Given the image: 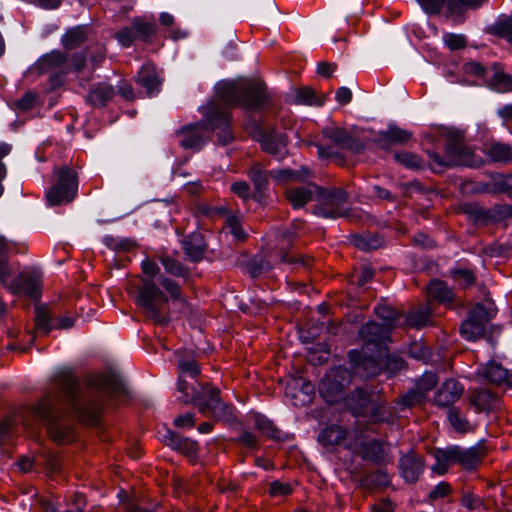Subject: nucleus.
<instances>
[{
    "label": "nucleus",
    "mask_w": 512,
    "mask_h": 512,
    "mask_svg": "<svg viewBox=\"0 0 512 512\" xmlns=\"http://www.w3.org/2000/svg\"><path fill=\"white\" fill-rule=\"evenodd\" d=\"M57 391L47 393L36 405L34 413L48 427L54 441L65 443L73 440V432L69 426L62 425L61 403L65 400L78 419L86 424H96L99 412L96 407L79 406L76 402L78 383L69 368H61L55 376Z\"/></svg>",
    "instance_id": "nucleus-1"
},
{
    "label": "nucleus",
    "mask_w": 512,
    "mask_h": 512,
    "mask_svg": "<svg viewBox=\"0 0 512 512\" xmlns=\"http://www.w3.org/2000/svg\"><path fill=\"white\" fill-rule=\"evenodd\" d=\"M217 97L225 107L208 108L206 121L196 123L181 130V145L186 149L199 150L205 143L204 132L228 125L230 114L228 107L242 104L247 109L258 108L264 100L263 86L260 83H248L238 86L233 82H222L217 86Z\"/></svg>",
    "instance_id": "nucleus-2"
},
{
    "label": "nucleus",
    "mask_w": 512,
    "mask_h": 512,
    "mask_svg": "<svg viewBox=\"0 0 512 512\" xmlns=\"http://www.w3.org/2000/svg\"><path fill=\"white\" fill-rule=\"evenodd\" d=\"M384 342L369 343L368 347L363 344L361 350H351L348 354L349 361L354 373L360 377H373L381 370L393 374L404 367V362L396 356H389Z\"/></svg>",
    "instance_id": "nucleus-3"
},
{
    "label": "nucleus",
    "mask_w": 512,
    "mask_h": 512,
    "mask_svg": "<svg viewBox=\"0 0 512 512\" xmlns=\"http://www.w3.org/2000/svg\"><path fill=\"white\" fill-rule=\"evenodd\" d=\"M177 388L183 394L184 401H194L199 411L205 416L228 419L232 414L231 407L219 399V390L215 387L203 388V395L200 396L198 391L186 383L183 377H178Z\"/></svg>",
    "instance_id": "nucleus-4"
},
{
    "label": "nucleus",
    "mask_w": 512,
    "mask_h": 512,
    "mask_svg": "<svg viewBox=\"0 0 512 512\" xmlns=\"http://www.w3.org/2000/svg\"><path fill=\"white\" fill-rule=\"evenodd\" d=\"M9 249L8 241L0 234V281L2 285L14 294H26L35 298L39 291V279L27 272H21L13 277L7 265L6 254Z\"/></svg>",
    "instance_id": "nucleus-5"
},
{
    "label": "nucleus",
    "mask_w": 512,
    "mask_h": 512,
    "mask_svg": "<svg viewBox=\"0 0 512 512\" xmlns=\"http://www.w3.org/2000/svg\"><path fill=\"white\" fill-rule=\"evenodd\" d=\"M375 313L383 320V323L369 322L362 326L359 331V336L366 347H368L369 343L385 342L400 318L399 312L385 304L377 305Z\"/></svg>",
    "instance_id": "nucleus-6"
},
{
    "label": "nucleus",
    "mask_w": 512,
    "mask_h": 512,
    "mask_svg": "<svg viewBox=\"0 0 512 512\" xmlns=\"http://www.w3.org/2000/svg\"><path fill=\"white\" fill-rule=\"evenodd\" d=\"M56 175V182L46 191V201L49 206L70 203L77 195L78 178L73 169L62 167L57 170Z\"/></svg>",
    "instance_id": "nucleus-7"
},
{
    "label": "nucleus",
    "mask_w": 512,
    "mask_h": 512,
    "mask_svg": "<svg viewBox=\"0 0 512 512\" xmlns=\"http://www.w3.org/2000/svg\"><path fill=\"white\" fill-rule=\"evenodd\" d=\"M495 315L496 308L492 302L487 301L475 305L460 327L462 336L469 341L482 337L487 324Z\"/></svg>",
    "instance_id": "nucleus-8"
},
{
    "label": "nucleus",
    "mask_w": 512,
    "mask_h": 512,
    "mask_svg": "<svg viewBox=\"0 0 512 512\" xmlns=\"http://www.w3.org/2000/svg\"><path fill=\"white\" fill-rule=\"evenodd\" d=\"M168 302V297L155 285L152 280H143L136 299L137 305L145 315L156 322L163 323L161 307Z\"/></svg>",
    "instance_id": "nucleus-9"
},
{
    "label": "nucleus",
    "mask_w": 512,
    "mask_h": 512,
    "mask_svg": "<svg viewBox=\"0 0 512 512\" xmlns=\"http://www.w3.org/2000/svg\"><path fill=\"white\" fill-rule=\"evenodd\" d=\"M351 379V372L344 367H335L327 372L319 384V392L325 402H339L343 398L344 388Z\"/></svg>",
    "instance_id": "nucleus-10"
},
{
    "label": "nucleus",
    "mask_w": 512,
    "mask_h": 512,
    "mask_svg": "<svg viewBox=\"0 0 512 512\" xmlns=\"http://www.w3.org/2000/svg\"><path fill=\"white\" fill-rule=\"evenodd\" d=\"M318 205L314 213L325 218H337L346 213V194L342 189L319 188Z\"/></svg>",
    "instance_id": "nucleus-11"
},
{
    "label": "nucleus",
    "mask_w": 512,
    "mask_h": 512,
    "mask_svg": "<svg viewBox=\"0 0 512 512\" xmlns=\"http://www.w3.org/2000/svg\"><path fill=\"white\" fill-rule=\"evenodd\" d=\"M429 157L442 167L472 166L474 164L472 152L459 139L452 140L446 145L444 156H440L436 152H429Z\"/></svg>",
    "instance_id": "nucleus-12"
},
{
    "label": "nucleus",
    "mask_w": 512,
    "mask_h": 512,
    "mask_svg": "<svg viewBox=\"0 0 512 512\" xmlns=\"http://www.w3.org/2000/svg\"><path fill=\"white\" fill-rule=\"evenodd\" d=\"M84 64L85 57L82 54H77L73 57L71 66L75 71H80L84 67ZM35 69L41 74L52 72L65 73L70 69V64L63 53L52 51L39 58L35 64Z\"/></svg>",
    "instance_id": "nucleus-13"
},
{
    "label": "nucleus",
    "mask_w": 512,
    "mask_h": 512,
    "mask_svg": "<svg viewBox=\"0 0 512 512\" xmlns=\"http://www.w3.org/2000/svg\"><path fill=\"white\" fill-rule=\"evenodd\" d=\"M345 405L355 415H368L373 422L386 421L381 415L382 406H376L370 399V395L362 389H356L351 395L345 398Z\"/></svg>",
    "instance_id": "nucleus-14"
},
{
    "label": "nucleus",
    "mask_w": 512,
    "mask_h": 512,
    "mask_svg": "<svg viewBox=\"0 0 512 512\" xmlns=\"http://www.w3.org/2000/svg\"><path fill=\"white\" fill-rule=\"evenodd\" d=\"M358 433L356 431H346L340 426H329L321 431L318 436L319 442L328 450L336 446L356 451L358 448Z\"/></svg>",
    "instance_id": "nucleus-15"
},
{
    "label": "nucleus",
    "mask_w": 512,
    "mask_h": 512,
    "mask_svg": "<svg viewBox=\"0 0 512 512\" xmlns=\"http://www.w3.org/2000/svg\"><path fill=\"white\" fill-rule=\"evenodd\" d=\"M88 384L102 392L119 395L124 392V386L119 376L114 372H106L93 375L89 378Z\"/></svg>",
    "instance_id": "nucleus-16"
},
{
    "label": "nucleus",
    "mask_w": 512,
    "mask_h": 512,
    "mask_svg": "<svg viewBox=\"0 0 512 512\" xmlns=\"http://www.w3.org/2000/svg\"><path fill=\"white\" fill-rule=\"evenodd\" d=\"M324 136L341 148L348 149L355 153L362 150V144L355 140L346 130L339 127H326L323 130Z\"/></svg>",
    "instance_id": "nucleus-17"
},
{
    "label": "nucleus",
    "mask_w": 512,
    "mask_h": 512,
    "mask_svg": "<svg viewBox=\"0 0 512 512\" xmlns=\"http://www.w3.org/2000/svg\"><path fill=\"white\" fill-rule=\"evenodd\" d=\"M463 386L454 379L446 380L435 395L438 406H449L458 401L463 393Z\"/></svg>",
    "instance_id": "nucleus-18"
},
{
    "label": "nucleus",
    "mask_w": 512,
    "mask_h": 512,
    "mask_svg": "<svg viewBox=\"0 0 512 512\" xmlns=\"http://www.w3.org/2000/svg\"><path fill=\"white\" fill-rule=\"evenodd\" d=\"M449 456L452 458L453 464H459L465 469L474 468L480 461L479 449L462 448L459 446L448 447Z\"/></svg>",
    "instance_id": "nucleus-19"
},
{
    "label": "nucleus",
    "mask_w": 512,
    "mask_h": 512,
    "mask_svg": "<svg viewBox=\"0 0 512 512\" xmlns=\"http://www.w3.org/2000/svg\"><path fill=\"white\" fill-rule=\"evenodd\" d=\"M402 476L407 482H416L423 471L422 458L415 453H407L400 459Z\"/></svg>",
    "instance_id": "nucleus-20"
},
{
    "label": "nucleus",
    "mask_w": 512,
    "mask_h": 512,
    "mask_svg": "<svg viewBox=\"0 0 512 512\" xmlns=\"http://www.w3.org/2000/svg\"><path fill=\"white\" fill-rule=\"evenodd\" d=\"M358 437V448L355 451L356 453H359L362 458L374 463H382L385 461V450L381 441L371 440L363 442L362 435H358Z\"/></svg>",
    "instance_id": "nucleus-21"
},
{
    "label": "nucleus",
    "mask_w": 512,
    "mask_h": 512,
    "mask_svg": "<svg viewBox=\"0 0 512 512\" xmlns=\"http://www.w3.org/2000/svg\"><path fill=\"white\" fill-rule=\"evenodd\" d=\"M137 83L142 86L150 96L158 93L161 80L159 79L155 66L152 64L143 65L138 72Z\"/></svg>",
    "instance_id": "nucleus-22"
},
{
    "label": "nucleus",
    "mask_w": 512,
    "mask_h": 512,
    "mask_svg": "<svg viewBox=\"0 0 512 512\" xmlns=\"http://www.w3.org/2000/svg\"><path fill=\"white\" fill-rule=\"evenodd\" d=\"M319 188L313 184L307 187H290L286 190V198L294 208H300L314 196L318 197Z\"/></svg>",
    "instance_id": "nucleus-23"
},
{
    "label": "nucleus",
    "mask_w": 512,
    "mask_h": 512,
    "mask_svg": "<svg viewBox=\"0 0 512 512\" xmlns=\"http://www.w3.org/2000/svg\"><path fill=\"white\" fill-rule=\"evenodd\" d=\"M427 296L430 300L449 305L453 301L454 293L445 282L435 279L427 286Z\"/></svg>",
    "instance_id": "nucleus-24"
},
{
    "label": "nucleus",
    "mask_w": 512,
    "mask_h": 512,
    "mask_svg": "<svg viewBox=\"0 0 512 512\" xmlns=\"http://www.w3.org/2000/svg\"><path fill=\"white\" fill-rule=\"evenodd\" d=\"M286 144V137L283 134L264 135L261 139L263 149L277 159H283L287 154Z\"/></svg>",
    "instance_id": "nucleus-25"
},
{
    "label": "nucleus",
    "mask_w": 512,
    "mask_h": 512,
    "mask_svg": "<svg viewBox=\"0 0 512 512\" xmlns=\"http://www.w3.org/2000/svg\"><path fill=\"white\" fill-rule=\"evenodd\" d=\"M477 0H418L422 8L428 13H437L443 6L455 11L462 6L475 5Z\"/></svg>",
    "instance_id": "nucleus-26"
},
{
    "label": "nucleus",
    "mask_w": 512,
    "mask_h": 512,
    "mask_svg": "<svg viewBox=\"0 0 512 512\" xmlns=\"http://www.w3.org/2000/svg\"><path fill=\"white\" fill-rule=\"evenodd\" d=\"M479 374L493 384H507L509 372L495 361L488 362Z\"/></svg>",
    "instance_id": "nucleus-27"
},
{
    "label": "nucleus",
    "mask_w": 512,
    "mask_h": 512,
    "mask_svg": "<svg viewBox=\"0 0 512 512\" xmlns=\"http://www.w3.org/2000/svg\"><path fill=\"white\" fill-rule=\"evenodd\" d=\"M411 134L403 129L397 127H389V129L380 134L377 142L385 148L393 144H401L407 142Z\"/></svg>",
    "instance_id": "nucleus-28"
},
{
    "label": "nucleus",
    "mask_w": 512,
    "mask_h": 512,
    "mask_svg": "<svg viewBox=\"0 0 512 512\" xmlns=\"http://www.w3.org/2000/svg\"><path fill=\"white\" fill-rule=\"evenodd\" d=\"M113 94L114 91L111 85L100 83L91 89L88 94V101L93 106L101 107L113 97Z\"/></svg>",
    "instance_id": "nucleus-29"
},
{
    "label": "nucleus",
    "mask_w": 512,
    "mask_h": 512,
    "mask_svg": "<svg viewBox=\"0 0 512 512\" xmlns=\"http://www.w3.org/2000/svg\"><path fill=\"white\" fill-rule=\"evenodd\" d=\"M183 248L188 257L193 261H198L204 253L203 239L200 234H194L187 237L183 242Z\"/></svg>",
    "instance_id": "nucleus-30"
},
{
    "label": "nucleus",
    "mask_w": 512,
    "mask_h": 512,
    "mask_svg": "<svg viewBox=\"0 0 512 512\" xmlns=\"http://www.w3.org/2000/svg\"><path fill=\"white\" fill-rule=\"evenodd\" d=\"M294 102L296 104H302V105H315V106H321L325 102V96L324 95H316L315 91L309 87H303L299 90H297Z\"/></svg>",
    "instance_id": "nucleus-31"
},
{
    "label": "nucleus",
    "mask_w": 512,
    "mask_h": 512,
    "mask_svg": "<svg viewBox=\"0 0 512 512\" xmlns=\"http://www.w3.org/2000/svg\"><path fill=\"white\" fill-rule=\"evenodd\" d=\"M87 39L83 27H75L68 30L62 37V44L66 49H73L81 45Z\"/></svg>",
    "instance_id": "nucleus-32"
},
{
    "label": "nucleus",
    "mask_w": 512,
    "mask_h": 512,
    "mask_svg": "<svg viewBox=\"0 0 512 512\" xmlns=\"http://www.w3.org/2000/svg\"><path fill=\"white\" fill-rule=\"evenodd\" d=\"M491 32L512 44V15L500 17L490 28Z\"/></svg>",
    "instance_id": "nucleus-33"
},
{
    "label": "nucleus",
    "mask_w": 512,
    "mask_h": 512,
    "mask_svg": "<svg viewBox=\"0 0 512 512\" xmlns=\"http://www.w3.org/2000/svg\"><path fill=\"white\" fill-rule=\"evenodd\" d=\"M431 312L426 307L413 309L405 318L410 327L421 328L428 324Z\"/></svg>",
    "instance_id": "nucleus-34"
},
{
    "label": "nucleus",
    "mask_w": 512,
    "mask_h": 512,
    "mask_svg": "<svg viewBox=\"0 0 512 512\" xmlns=\"http://www.w3.org/2000/svg\"><path fill=\"white\" fill-rule=\"evenodd\" d=\"M249 177L254 184L256 193L258 194L254 197L258 199V197L262 194L263 190L267 186L268 175L260 164H255L249 172Z\"/></svg>",
    "instance_id": "nucleus-35"
},
{
    "label": "nucleus",
    "mask_w": 512,
    "mask_h": 512,
    "mask_svg": "<svg viewBox=\"0 0 512 512\" xmlns=\"http://www.w3.org/2000/svg\"><path fill=\"white\" fill-rule=\"evenodd\" d=\"M488 154L493 161L506 162L512 159V146L496 143L490 147Z\"/></svg>",
    "instance_id": "nucleus-36"
},
{
    "label": "nucleus",
    "mask_w": 512,
    "mask_h": 512,
    "mask_svg": "<svg viewBox=\"0 0 512 512\" xmlns=\"http://www.w3.org/2000/svg\"><path fill=\"white\" fill-rule=\"evenodd\" d=\"M255 427L271 439H280V432L273 426V423L262 415H255Z\"/></svg>",
    "instance_id": "nucleus-37"
},
{
    "label": "nucleus",
    "mask_w": 512,
    "mask_h": 512,
    "mask_svg": "<svg viewBox=\"0 0 512 512\" xmlns=\"http://www.w3.org/2000/svg\"><path fill=\"white\" fill-rule=\"evenodd\" d=\"M309 175V171L305 168L300 171H292L289 169L273 170L270 172V176L279 182H285L288 180H298Z\"/></svg>",
    "instance_id": "nucleus-38"
},
{
    "label": "nucleus",
    "mask_w": 512,
    "mask_h": 512,
    "mask_svg": "<svg viewBox=\"0 0 512 512\" xmlns=\"http://www.w3.org/2000/svg\"><path fill=\"white\" fill-rule=\"evenodd\" d=\"M489 86L497 91L512 92V76L495 71L490 79Z\"/></svg>",
    "instance_id": "nucleus-39"
},
{
    "label": "nucleus",
    "mask_w": 512,
    "mask_h": 512,
    "mask_svg": "<svg viewBox=\"0 0 512 512\" xmlns=\"http://www.w3.org/2000/svg\"><path fill=\"white\" fill-rule=\"evenodd\" d=\"M436 463L432 467V471L438 475H443L447 472L449 466L453 464L452 458L449 456L448 448L437 450L435 452Z\"/></svg>",
    "instance_id": "nucleus-40"
},
{
    "label": "nucleus",
    "mask_w": 512,
    "mask_h": 512,
    "mask_svg": "<svg viewBox=\"0 0 512 512\" xmlns=\"http://www.w3.org/2000/svg\"><path fill=\"white\" fill-rule=\"evenodd\" d=\"M178 370H179V377H183L185 375H189L192 378H195L199 372L200 368L198 363L193 359H179L178 360Z\"/></svg>",
    "instance_id": "nucleus-41"
},
{
    "label": "nucleus",
    "mask_w": 512,
    "mask_h": 512,
    "mask_svg": "<svg viewBox=\"0 0 512 512\" xmlns=\"http://www.w3.org/2000/svg\"><path fill=\"white\" fill-rule=\"evenodd\" d=\"M463 71L466 75L475 76L478 80L482 82H487L489 84L490 80L487 81L488 71L477 62H469L463 66Z\"/></svg>",
    "instance_id": "nucleus-42"
},
{
    "label": "nucleus",
    "mask_w": 512,
    "mask_h": 512,
    "mask_svg": "<svg viewBox=\"0 0 512 512\" xmlns=\"http://www.w3.org/2000/svg\"><path fill=\"white\" fill-rule=\"evenodd\" d=\"M442 39L450 50L462 49L467 43L465 36L462 34L444 33Z\"/></svg>",
    "instance_id": "nucleus-43"
},
{
    "label": "nucleus",
    "mask_w": 512,
    "mask_h": 512,
    "mask_svg": "<svg viewBox=\"0 0 512 512\" xmlns=\"http://www.w3.org/2000/svg\"><path fill=\"white\" fill-rule=\"evenodd\" d=\"M394 159L398 163H400L410 169H417L421 166L420 158L413 153H409V152L396 153L394 155Z\"/></svg>",
    "instance_id": "nucleus-44"
},
{
    "label": "nucleus",
    "mask_w": 512,
    "mask_h": 512,
    "mask_svg": "<svg viewBox=\"0 0 512 512\" xmlns=\"http://www.w3.org/2000/svg\"><path fill=\"white\" fill-rule=\"evenodd\" d=\"M453 279L461 287H468L475 281V276L472 271L467 269H457L452 272Z\"/></svg>",
    "instance_id": "nucleus-45"
},
{
    "label": "nucleus",
    "mask_w": 512,
    "mask_h": 512,
    "mask_svg": "<svg viewBox=\"0 0 512 512\" xmlns=\"http://www.w3.org/2000/svg\"><path fill=\"white\" fill-rule=\"evenodd\" d=\"M35 323L38 329L48 333L51 329V318L48 311L45 308H37Z\"/></svg>",
    "instance_id": "nucleus-46"
},
{
    "label": "nucleus",
    "mask_w": 512,
    "mask_h": 512,
    "mask_svg": "<svg viewBox=\"0 0 512 512\" xmlns=\"http://www.w3.org/2000/svg\"><path fill=\"white\" fill-rule=\"evenodd\" d=\"M161 262L168 273L179 277L186 275V269L175 259L164 257L161 259Z\"/></svg>",
    "instance_id": "nucleus-47"
},
{
    "label": "nucleus",
    "mask_w": 512,
    "mask_h": 512,
    "mask_svg": "<svg viewBox=\"0 0 512 512\" xmlns=\"http://www.w3.org/2000/svg\"><path fill=\"white\" fill-rule=\"evenodd\" d=\"M448 419L452 427L459 432H466L469 429V423L461 417L459 412L451 409L448 412Z\"/></svg>",
    "instance_id": "nucleus-48"
},
{
    "label": "nucleus",
    "mask_w": 512,
    "mask_h": 512,
    "mask_svg": "<svg viewBox=\"0 0 512 512\" xmlns=\"http://www.w3.org/2000/svg\"><path fill=\"white\" fill-rule=\"evenodd\" d=\"M292 493V486L288 482L273 481L269 486V494L273 497L286 496Z\"/></svg>",
    "instance_id": "nucleus-49"
},
{
    "label": "nucleus",
    "mask_w": 512,
    "mask_h": 512,
    "mask_svg": "<svg viewBox=\"0 0 512 512\" xmlns=\"http://www.w3.org/2000/svg\"><path fill=\"white\" fill-rule=\"evenodd\" d=\"M115 38L118 40L120 45H122L123 47H129L133 43L134 39L136 38L134 26L125 27V28L119 30L115 34Z\"/></svg>",
    "instance_id": "nucleus-50"
},
{
    "label": "nucleus",
    "mask_w": 512,
    "mask_h": 512,
    "mask_svg": "<svg viewBox=\"0 0 512 512\" xmlns=\"http://www.w3.org/2000/svg\"><path fill=\"white\" fill-rule=\"evenodd\" d=\"M133 26L136 37L148 38L154 33V25L152 23L135 20Z\"/></svg>",
    "instance_id": "nucleus-51"
},
{
    "label": "nucleus",
    "mask_w": 512,
    "mask_h": 512,
    "mask_svg": "<svg viewBox=\"0 0 512 512\" xmlns=\"http://www.w3.org/2000/svg\"><path fill=\"white\" fill-rule=\"evenodd\" d=\"M438 377L433 372H426L419 380L418 387L421 391L427 392L435 387L437 384Z\"/></svg>",
    "instance_id": "nucleus-52"
},
{
    "label": "nucleus",
    "mask_w": 512,
    "mask_h": 512,
    "mask_svg": "<svg viewBox=\"0 0 512 512\" xmlns=\"http://www.w3.org/2000/svg\"><path fill=\"white\" fill-rule=\"evenodd\" d=\"M227 227L230 229V232L237 239H244L245 234L241 229V224L239 218L237 216L231 215L226 220Z\"/></svg>",
    "instance_id": "nucleus-53"
},
{
    "label": "nucleus",
    "mask_w": 512,
    "mask_h": 512,
    "mask_svg": "<svg viewBox=\"0 0 512 512\" xmlns=\"http://www.w3.org/2000/svg\"><path fill=\"white\" fill-rule=\"evenodd\" d=\"M160 284L172 299H178L180 297V287L174 280L161 278Z\"/></svg>",
    "instance_id": "nucleus-54"
},
{
    "label": "nucleus",
    "mask_w": 512,
    "mask_h": 512,
    "mask_svg": "<svg viewBox=\"0 0 512 512\" xmlns=\"http://www.w3.org/2000/svg\"><path fill=\"white\" fill-rule=\"evenodd\" d=\"M451 491L450 484L447 482H440L437 484L433 490L429 493V498L431 500H437L439 498H443L447 496Z\"/></svg>",
    "instance_id": "nucleus-55"
},
{
    "label": "nucleus",
    "mask_w": 512,
    "mask_h": 512,
    "mask_svg": "<svg viewBox=\"0 0 512 512\" xmlns=\"http://www.w3.org/2000/svg\"><path fill=\"white\" fill-rule=\"evenodd\" d=\"M231 190L234 194L243 200H248L250 197L249 185L244 181L235 182L231 185Z\"/></svg>",
    "instance_id": "nucleus-56"
},
{
    "label": "nucleus",
    "mask_w": 512,
    "mask_h": 512,
    "mask_svg": "<svg viewBox=\"0 0 512 512\" xmlns=\"http://www.w3.org/2000/svg\"><path fill=\"white\" fill-rule=\"evenodd\" d=\"M174 424L179 428H192L194 427V416L191 413L179 415L174 419Z\"/></svg>",
    "instance_id": "nucleus-57"
},
{
    "label": "nucleus",
    "mask_w": 512,
    "mask_h": 512,
    "mask_svg": "<svg viewBox=\"0 0 512 512\" xmlns=\"http://www.w3.org/2000/svg\"><path fill=\"white\" fill-rule=\"evenodd\" d=\"M335 99L339 104L346 105L352 99V92L347 87H340L335 94Z\"/></svg>",
    "instance_id": "nucleus-58"
},
{
    "label": "nucleus",
    "mask_w": 512,
    "mask_h": 512,
    "mask_svg": "<svg viewBox=\"0 0 512 512\" xmlns=\"http://www.w3.org/2000/svg\"><path fill=\"white\" fill-rule=\"evenodd\" d=\"M142 271L145 275L153 277L157 274L159 268L155 262L149 259H145L141 264Z\"/></svg>",
    "instance_id": "nucleus-59"
},
{
    "label": "nucleus",
    "mask_w": 512,
    "mask_h": 512,
    "mask_svg": "<svg viewBox=\"0 0 512 512\" xmlns=\"http://www.w3.org/2000/svg\"><path fill=\"white\" fill-rule=\"evenodd\" d=\"M334 68L333 64L322 62L318 64L317 72L324 77H329L334 71Z\"/></svg>",
    "instance_id": "nucleus-60"
},
{
    "label": "nucleus",
    "mask_w": 512,
    "mask_h": 512,
    "mask_svg": "<svg viewBox=\"0 0 512 512\" xmlns=\"http://www.w3.org/2000/svg\"><path fill=\"white\" fill-rule=\"evenodd\" d=\"M75 323V319L72 316H62L57 320L56 328H71Z\"/></svg>",
    "instance_id": "nucleus-61"
},
{
    "label": "nucleus",
    "mask_w": 512,
    "mask_h": 512,
    "mask_svg": "<svg viewBox=\"0 0 512 512\" xmlns=\"http://www.w3.org/2000/svg\"><path fill=\"white\" fill-rule=\"evenodd\" d=\"M373 190H374L375 195L380 199H385V200H389V201L394 200L392 194L387 189H384L380 186H374Z\"/></svg>",
    "instance_id": "nucleus-62"
},
{
    "label": "nucleus",
    "mask_w": 512,
    "mask_h": 512,
    "mask_svg": "<svg viewBox=\"0 0 512 512\" xmlns=\"http://www.w3.org/2000/svg\"><path fill=\"white\" fill-rule=\"evenodd\" d=\"M241 441L249 447H255L257 445L256 436L251 432L243 433L241 436Z\"/></svg>",
    "instance_id": "nucleus-63"
},
{
    "label": "nucleus",
    "mask_w": 512,
    "mask_h": 512,
    "mask_svg": "<svg viewBox=\"0 0 512 512\" xmlns=\"http://www.w3.org/2000/svg\"><path fill=\"white\" fill-rule=\"evenodd\" d=\"M498 114L503 119H512V104L505 105L498 110Z\"/></svg>",
    "instance_id": "nucleus-64"
}]
</instances>
